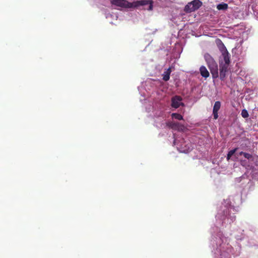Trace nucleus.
Wrapping results in <instances>:
<instances>
[{"instance_id": "dca6fc26", "label": "nucleus", "mask_w": 258, "mask_h": 258, "mask_svg": "<svg viewBox=\"0 0 258 258\" xmlns=\"http://www.w3.org/2000/svg\"><path fill=\"white\" fill-rule=\"evenodd\" d=\"M227 72L222 71V70H220V78L222 80H223L226 77V73Z\"/></svg>"}, {"instance_id": "a211bd4d", "label": "nucleus", "mask_w": 258, "mask_h": 258, "mask_svg": "<svg viewBox=\"0 0 258 258\" xmlns=\"http://www.w3.org/2000/svg\"><path fill=\"white\" fill-rule=\"evenodd\" d=\"M140 6H140L139 7H140ZM143 6L144 7V10H148L147 9V8H149V5H147Z\"/></svg>"}, {"instance_id": "6e6552de", "label": "nucleus", "mask_w": 258, "mask_h": 258, "mask_svg": "<svg viewBox=\"0 0 258 258\" xmlns=\"http://www.w3.org/2000/svg\"><path fill=\"white\" fill-rule=\"evenodd\" d=\"M171 72L170 68H169L165 72H164L163 80L164 81H167L170 79V75Z\"/></svg>"}, {"instance_id": "423d86ee", "label": "nucleus", "mask_w": 258, "mask_h": 258, "mask_svg": "<svg viewBox=\"0 0 258 258\" xmlns=\"http://www.w3.org/2000/svg\"><path fill=\"white\" fill-rule=\"evenodd\" d=\"M221 107V102L219 101H216L213 109V114L214 119L218 118V111Z\"/></svg>"}, {"instance_id": "1a4fd4ad", "label": "nucleus", "mask_w": 258, "mask_h": 258, "mask_svg": "<svg viewBox=\"0 0 258 258\" xmlns=\"http://www.w3.org/2000/svg\"><path fill=\"white\" fill-rule=\"evenodd\" d=\"M229 64L230 63H224L223 61H220L219 64L220 70H222V71L227 72Z\"/></svg>"}, {"instance_id": "9b49d317", "label": "nucleus", "mask_w": 258, "mask_h": 258, "mask_svg": "<svg viewBox=\"0 0 258 258\" xmlns=\"http://www.w3.org/2000/svg\"><path fill=\"white\" fill-rule=\"evenodd\" d=\"M166 125L169 128L173 130H176L179 126V123L175 122H168L166 123Z\"/></svg>"}, {"instance_id": "2eb2a0df", "label": "nucleus", "mask_w": 258, "mask_h": 258, "mask_svg": "<svg viewBox=\"0 0 258 258\" xmlns=\"http://www.w3.org/2000/svg\"><path fill=\"white\" fill-rule=\"evenodd\" d=\"M241 114V116L244 118H247L249 116L247 111L245 109L242 110Z\"/></svg>"}, {"instance_id": "ddd939ff", "label": "nucleus", "mask_w": 258, "mask_h": 258, "mask_svg": "<svg viewBox=\"0 0 258 258\" xmlns=\"http://www.w3.org/2000/svg\"><path fill=\"white\" fill-rule=\"evenodd\" d=\"M171 116L176 119H178V120H182L183 119V117L182 116L179 114V113H173L172 114H171Z\"/></svg>"}, {"instance_id": "9d476101", "label": "nucleus", "mask_w": 258, "mask_h": 258, "mask_svg": "<svg viewBox=\"0 0 258 258\" xmlns=\"http://www.w3.org/2000/svg\"><path fill=\"white\" fill-rule=\"evenodd\" d=\"M240 155H243L245 158L249 160V161H253L254 160L253 156L249 153H245L244 152H240L239 153Z\"/></svg>"}, {"instance_id": "4468645a", "label": "nucleus", "mask_w": 258, "mask_h": 258, "mask_svg": "<svg viewBox=\"0 0 258 258\" xmlns=\"http://www.w3.org/2000/svg\"><path fill=\"white\" fill-rule=\"evenodd\" d=\"M237 148H235L233 150H231L229 151L227 154V160L228 161L231 157V156L235 153V152L237 151Z\"/></svg>"}, {"instance_id": "f3484780", "label": "nucleus", "mask_w": 258, "mask_h": 258, "mask_svg": "<svg viewBox=\"0 0 258 258\" xmlns=\"http://www.w3.org/2000/svg\"><path fill=\"white\" fill-rule=\"evenodd\" d=\"M241 165L243 166H247V162L245 160H241L240 161Z\"/></svg>"}, {"instance_id": "f257e3e1", "label": "nucleus", "mask_w": 258, "mask_h": 258, "mask_svg": "<svg viewBox=\"0 0 258 258\" xmlns=\"http://www.w3.org/2000/svg\"><path fill=\"white\" fill-rule=\"evenodd\" d=\"M111 4L122 8H138L140 6L149 5V8H147L148 11H152L153 7V2L152 0H138L133 3H130L126 0H112Z\"/></svg>"}, {"instance_id": "f8f14e48", "label": "nucleus", "mask_w": 258, "mask_h": 258, "mask_svg": "<svg viewBox=\"0 0 258 258\" xmlns=\"http://www.w3.org/2000/svg\"><path fill=\"white\" fill-rule=\"evenodd\" d=\"M228 8V6L226 3H221L217 5V9L218 10H226Z\"/></svg>"}, {"instance_id": "7ed1b4c3", "label": "nucleus", "mask_w": 258, "mask_h": 258, "mask_svg": "<svg viewBox=\"0 0 258 258\" xmlns=\"http://www.w3.org/2000/svg\"><path fill=\"white\" fill-rule=\"evenodd\" d=\"M202 2L200 0H194L188 3L184 7V11L187 13L194 12L202 6Z\"/></svg>"}, {"instance_id": "39448f33", "label": "nucleus", "mask_w": 258, "mask_h": 258, "mask_svg": "<svg viewBox=\"0 0 258 258\" xmlns=\"http://www.w3.org/2000/svg\"><path fill=\"white\" fill-rule=\"evenodd\" d=\"M182 100V98L180 96L176 95L173 96L171 98V107L174 108H177L180 106H183L184 104L181 102Z\"/></svg>"}, {"instance_id": "f03ea898", "label": "nucleus", "mask_w": 258, "mask_h": 258, "mask_svg": "<svg viewBox=\"0 0 258 258\" xmlns=\"http://www.w3.org/2000/svg\"><path fill=\"white\" fill-rule=\"evenodd\" d=\"M204 58L207 62L208 67L210 70L212 77L216 78L218 77V65L214 58L208 53H206L204 55Z\"/></svg>"}, {"instance_id": "20e7f679", "label": "nucleus", "mask_w": 258, "mask_h": 258, "mask_svg": "<svg viewBox=\"0 0 258 258\" xmlns=\"http://www.w3.org/2000/svg\"><path fill=\"white\" fill-rule=\"evenodd\" d=\"M221 44L218 46L219 49L222 53V56L223 59L224 63H230V54L228 52L227 48L224 44L221 42Z\"/></svg>"}, {"instance_id": "0eeeda50", "label": "nucleus", "mask_w": 258, "mask_h": 258, "mask_svg": "<svg viewBox=\"0 0 258 258\" xmlns=\"http://www.w3.org/2000/svg\"><path fill=\"white\" fill-rule=\"evenodd\" d=\"M200 71L201 75L203 77L207 78L209 77V73L205 66H201L200 68Z\"/></svg>"}]
</instances>
